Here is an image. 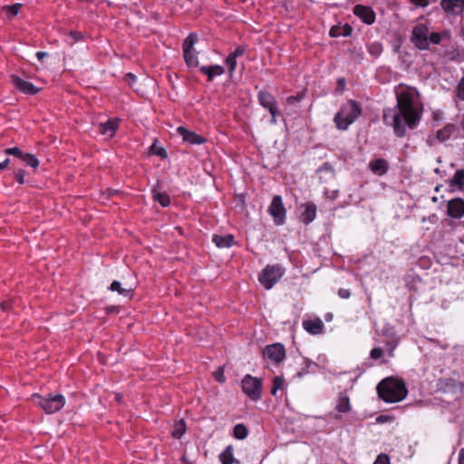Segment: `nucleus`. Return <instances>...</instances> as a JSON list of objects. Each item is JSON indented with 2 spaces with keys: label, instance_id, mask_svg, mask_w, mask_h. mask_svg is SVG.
I'll list each match as a JSON object with an SVG mask.
<instances>
[{
  "label": "nucleus",
  "instance_id": "nucleus-1",
  "mask_svg": "<svg viewBox=\"0 0 464 464\" xmlns=\"http://www.w3.org/2000/svg\"><path fill=\"white\" fill-rule=\"evenodd\" d=\"M397 104L383 110L382 120L391 126L397 137L406 135V129H414L420 121V112L414 105L413 97L408 92L397 94Z\"/></svg>",
  "mask_w": 464,
  "mask_h": 464
},
{
  "label": "nucleus",
  "instance_id": "nucleus-2",
  "mask_svg": "<svg viewBox=\"0 0 464 464\" xmlns=\"http://www.w3.org/2000/svg\"><path fill=\"white\" fill-rule=\"evenodd\" d=\"M446 33L430 32L427 24L419 23L411 31V42L419 50H430V44H440Z\"/></svg>",
  "mask_w": 464,
  "mask_h": 464
},
{
  "label": "nucleus",
  "instance_id": "nucleus-3",
  "mask_svg": "<svg viewBox=\"0 0 464 464\" xmlns=\"http://www.w3.org/2000/svg\"><path fill=\"white\" fill-rule=\"evenodd\" d=\"M379 397L386 402H398L407 395V389L403 382L393 378L382 380L377 386Z\"/></svg>",
  "mask_w": 464,
  "mask_h": 464
},
{
  "label": "nucleus",
  "instance_id": "nucleus-4",
  "mask_svg": "<svg viewBox=\"0 0 464 464\" xmlns=\"http://www.w3.org/2000/svg\"><path fill=\"white\" fill-rule=\"evenodd\" d=\"M362 109L359 103L353 100H349L343 104L340 111L334 115V121L340 130H346L361 115Z\"/></svg>",
  "mask_w": 464,
  "mask_h": 464
},
{
  "label": "nucleus",
  "instance_id": "nucleus-5",
  "mask_svg": "<svg viewBox=\"0 0 464 464\" xmlns=\"http://www.w3.org/2000/svg\"><path fill=\"white\" fill-rule=\"evenodd\" d=\"M31 400L47 414L60 411L65 403V399L62 394L49 393L47 397H44L34 393L32 395Z\"/></svg>",
  "mask_w": 464,
  "mask_h": 464
},
{
  "label": "nucleus",
  "instance_id": "nucleus-6",
  "mask_svg": "<svg viewBox=\"0 0 464 464\" xmlns=\"http://www.w3.org/2000/svg\"><path fill=\"white\" fill-rule=\"evenodd\" d=\"M284 273L285 270L280 265H267L260 273L258 280L266 289H271Z\"/></svg>",
  "mask_w": 464,
  "mask_h": 464
},
{
  "label": "nucleus",
  "instance_id": "nucleus-7",
  "mask_svg": "<svg viewBox=\"0 0 464 464\" xmlns=\"http://www.w3.org/2000/svg\"><path fill=\"white\" fill-rule=\"evenodd\" d=\"M197 41L198 34L196 33H190L183 42V56L188 67H198V65L197 53L194 51V44Z\"/></svg>",
  "mask_w": 464,
  "mask_h": 464
},
{
  "label": "nucleus",
  "instance_id": "nucleus-8",
  "mask_svg": "<svg viewBox=\"0 0 464 464\" xmlns=\"http://www.w3.org/2000/svg\"><path fill=\"white\" fill-rule=\"evenodd\" d=\"M242 390L251 400L257 401L261 398L262 382L246 374L242 380Z\"/></svg>",
  "mask_w": 464,
  "mask_h": 464
},
{
  "label": "nucleus",
  "instance_id": "nucleus-9",
  "mask_svg": "<svg viewBox=\"0 0 464 464\" xmlns=\"http://www.w3.org/2000/svg\"><path fill=\"white\" fill-rule=\"evenodd\" d=\"M258 102L266 109H267L272 116L271 123L276 122V118L279 116V111L277 109L276 101L274 95L266 91H260L258 92Z\"/></svg>",
  "mask_w": 464,
  "mask_h": 464
},
{
  "label": "nucleus",
  "instance_id": "nucleus-10",
  "mask_svg": "<svg viewBox=\"0 0 464 464\" xmlns=\"http://www.w3.org/2000/svg\"><path fill=\"white\" fill-rule=\"evenodd\" d=\"M269 214L273 217L276 225H282L285 220L286 210L284 207L281 196H275L268 208Z\"/></svg>",
  "mask_w": 464,
  "mask_h": 464
},
{
  "label": "nucleus",
  "instance_id": "nucleus-11",
  "mask_svg": "<svg viewBox=\"0 0 464 464\" xmlns=\"http://www.w3.org/2000/svg\"><path fill=\"white\" fill-rule=\"evenodd\" d=\"M285 347L281 343H274L267 345L264 350V356L272 360L276 363H279L285 358Z\"/></svg>",
  "mask_w": 464,
  "mask_h": 464
},
{
  "label": "nucleus",
  "instance_id": "nucleus-12",
  "mask_svg": "<svg viewBox=\"0 0 464 464\" xmlns=\"http://www.w3.org/2000/svg\"><path fill=\"white\" fill-rule=\"evenodd\" d=\"M440 6L447 14L459 15L464 11V0H441Z\"/></svg>",
  "mask_w": 464,
  "mask_h": 464
},
{
  "label": "nucleus",
  "instance_id": "nucleus-13",
  "mask_svg": "<svg viewBox=\"0 0 464 464\" xmlns=\"http://www.w3.org/2000/svg\"><path fill=\"white\" fill-rule=\"evenodd\" d=\"M12 83L17 88L19 91L25 94L34 95L39 92V88L34 86L32 82L23 80L22 78L12 75Z\"/></svg>",
  "mask_w": 464,
  "mask_h": 464
},
{
  "label": "nucleus",
  "instance_id": "nucleus-14",
  "mask_svg": "<svg viewBox=\"0 0 464 464\" xmlns=\"http://www.w3.org/2000/svg\"><path fill=\"white\" fill-rule=\"evenodd\" d=\"M353 14L367 24H372L375 21V14L372 7L362 5H356L353 7Z\"/></svg>",
  "mask_w": 464,
  "mask_h": 464
},
{
  "label": "nucleus",
  "instance_id": "nucleus-15",
  "mask_svg": "<svg viewBox=\"0 0 464 464\" xmlns=\"http://www.w3.org/2000/svg\"><path fill=\"white\" fill-rule=\"evenodd\" d=\"M177 132L182 137L184 141L192 145H199L206 141L205 138L197 134L194 131H190L189 130L183 126H179L177 129Z\"/></svg>",
  "mask_w": 464,
  "mask_h": 464
},
{
  "label": "nucleus",
  "instance_id": "nucleus-16",
  "mask_svg": "<svg viewBox=\"0 0 464 464\" xmlns=\"http://www.w3.org/2000/svg\"><path fill=\"white\" fill-rule=\"evenodd\" d=\"M303 211L300 214V220L304 224L311 223L316 217V206L313 202H307L300 207Z\"/></svg>",
  "mask_w": 464,
  "mask_h": 464
},
{
  "label": "nucleus",
  "instance_id": "nucleus-17",
  "mask_svg": "<svg viewBox=\"0 0 464 464\" xmlns=\"http://www.w3.org/2000/svg\"><path fill=\"white\" fill-rule=\"evenodd\" d=\"M448 214L451 218H459L464 216V200L454 198L448 203Z\"/></svg>",
  "mask_w": 464,
  "mask_h": 464
},
{
  "label": "nucleus",
  "instance_id": "nucleus-18",
  "mask_svg": "<svg viewBox=\"0 0 464 464\" xmlns=\"http://www.w3.org/2000/svg\"><path fill=\"white\" fill-rule=\"evenodd\" d=\"M303 326L306 332L314 335L322 334L324 330V323L320 318L304 320Z\"/></svg>",
  "mask_w": 464,
  "mask_h": 464
},
{
  "label": "nucleus",
  "instance_id": "nucleus-19",
  "mask_svg": "<svg viewBox=\"0 0 464 464\" xmlns=\"http://www.w3.org/2000/svg\"><path fill=\"white\" fill-rule=\"evenodd\" d=\"M370 169L379 176L384 175L388 171V162L384 159H377L369 163Z\"/></svg>",
  "mask_w": 464,
  "mask_h": 464
},
{
  "label": "nucleus",
  "instance_id": "nucleus-20",
  "mask_svg": "<svg viewBox=\"0 0 464 464\" xmlns=\"http://www.w3.org/2000/svg\"><path fill=\"white\" fill-rule=\"evenodd\" d=\"M118 129V122L115 120H109L99 124V132L112 137Z\"/></svg>",
  "mask_w": 464,
  "mask_h": 464
},
{
  "label": "nucleus",
  "instance_id": "nucleus-21",
  "mask_svg": "<svg viewBox=\"0 0 464 464\" xmlns=\"http://www.w3.org/2000/svg\"><path fill=\"white\" fill-rule=\"evenodd\" d=\"M212 241L216 244L218 247H230L234 244V237L230 234L220 236L214 235Z\"/></svg>",
  "mask_w": 464,
  "mask_h": 464
},
{
  "label": "nucleus",
  "instance_id": "nucleus-22",
  "mask_svg": "<svg viewBox=\"0 0 464 464\" xmlns=\"http://www.w3.org/2000/svg\"><path fill=\"white\" fill-rule=\"evenodd\" d=\"M219 460L222 464H239V461L234 458V448L228 445L219 455Z\"/></svg>",
  "mask_w": 464,
  "mask_h": 464
},
{
  "label": "nucleus",
  "instance_id": "nucleus-23",
  "mask_svg": "<svg viewBox=\"0 0 464 464\" xmlns=\"http://www.w3.org/2000/svg\"><path fill=\"white\" fill-rule=\"evenodd\" d=\"M335 410L342 413H346L350 411L351 405H350V400L349 397L343 393H339L338 400L335 405Z\"/></svg>",
  "mask_w": 464,
  "mask_h": 464
},
{
  "label": "nucleus",
  "instance_id": "nucleus-24",
  "mask_svg": "<svg viewBox=\"0 0 464 464\" xmlns=\"http://www.w3.org/2000/svg\"><path fill=\"white\" fill-rule=\"evenodd\" d=\"M200 72L208 76V81H212L215 76L224 73V69L220 65L202 66Z\"/></svg>",
  "mask_w": 464,
  "mask_h": 464
},
{
  "label": "nucleus",
  "instance_id": "nucleus-25",
  "mask_svg": "<svg viewBox=\"0 0 464 464\" xmlns=\"http://www.w3.org/2000/svg\"><path fill=\"white\" fill-rule=\"evenodd\" d=\"M304 98V92H300L295 95L287 97L285 101V105L290 109L291 111L295 112L297 104Z\"/></svg>",
  "mask_w": 464,
  "mask_h": 464
},
{
  "label": "nucleus",
  "instance_id": "nucleus-26",
  "mask_svg": "<svg viewBox=\"0 0 464 464\" xmlns=\"http://www.w3.org/2000/svg\"><path fill=\"white\" fill-rule=\"evenodd\" d=\"M456 126L453 124H447L444 128L438 130L437 138L440 141H445L450 138V136L455 132Z\"/></svg>",
  "mask_w": 464,
  "mask_h": 464
},
{
  "label": "nucleus",
  "instance_id": "nucleus-27",
  "mask_svg": "<svg viewBox=\"0 0 464 464\" xmlns=\"http://www.w3.org/2000/svg\"><path fill=\"white\" fill-rule=\"evenodd\" d=\"M109 289L113 292L114 291L118 292L120 295H121L123 296L131 295V293L133 291V289L131 287H122L121 282H119V281H113L111 284Z\"/></svg>",
  "mask_w": 464,
  "mask_h": 464
},
{
  "label": "nucleus",
  "instance_id": "nucleus-28",
  "mask_svg": "<svg viewBox=\"0 0 464 464\" xmlns=\"http://www.w3.org/2000/svg\"><path fill=\"white\" fill-rule=\"evenodd\" d=\"M153 199L159 202L162 207H168L170 204V198L168 194L152 190Z\"/></svg>",
  "mask_w": 464,
  "mask_h": 464
},
{
  "label": "nucleus",
  "instance_id": "nucleus-29",
  "mask_svg": "<svg viewBox=\"0 0 464 464\" xmlns=\"http://www.w3.org/2000/svg\"><path fill=\"white\" fill-rule=\"evenodd\" d=\"M20 160L24 162L26 166H29L34 169H36L39 166V160L34 154L31 153H24Z\"/></svg>",
  "mask_w": 464,
  "mask_h": 464
},
{
  "label": "nucleus",
  "instance_id": "nucleus-30",
  "mask_svg": "<svg viewBox=\"0 0 464 464\" xmlns=\"http://www.w3.org/2000/svg\"><path fill=\"white\" fill-rule=\"evenodd\" d=\"M233 435L237 440H244L248 435V430L244 424H237L233 429Z\"/></svg>",
  "mask_w": 464,
  "mask_h": 464
},
{
  "label": "nucleus",
  "instance_id": "nucleus-31",
  "mask_svg": "<svg viewBox=\"0 0 464 464\" xmlns=\"http://www.w3.org/2000/svg\"><path fill=\"white\" fill-rule=\"evenodd\" d=\"M185 431L186 423L184 420H179L178 422H176L171 434L175 439H180Z\"/></svg>",
  "mask_w": 464,
  "mask_h": 464
},
{
  "label": "nucleus",
  "instance_id": "nucleus-32",
  "mask_svg": "<svg viewBox=\"0 0 464 464\" xmlns=\"http://www.w3.org/2000/svg\"><path fill=\"white\" fill-rule=\"evenodd\" d=\"M452 185L464 188V169H458L452 179Z\"/></svg>",
  "mask_w": 464,
  "mask_h": 464
},
{
  "label": "nucleus",
  "instance_id": "nucleus-33",
  "mask_svg": "<svg viewBox=\"0 0 464 464\" xmlns=\"http://www.w3.org/2000/svg\"><path fill=\"white\" fill-rule=\"evenodd\" d=\"M150 151L151 154H155L160 156L162 159H165L167 157V151L164 148L159 147L156 144V141L150 146Z\"/></svg>",
  "mask_w": 464,
  "mask_h": 464
},
{
  "label": "nucleus",
  "instance_id": "nucleus-34",
  "mask_svg": "<svg viewBox=\"0 0 464 464\" xmlns=\"http://www.w3.org/2000/svg\"><path fill=\"white\" fill-rule=\"evenodd\" d=\"M284 386V378L281 376H276L273 380V387L271 390L272 395L276 396L278 390H281Z\"/></svg>",
  "mask_w": 464,
  "mask_h": 464
},
{
  "label": "nucleus",
  "instance_id": "nucleus-35",
  "mask_svg": "<svg viewBox=\"0 0 464 464\" xmlns=\"http://www.w3.org/2000/svg\"><path fill=\"white\" fill-rule=\"evenodd\" d=\"M21 7H22L21 4H14L12 5L4 6L3 10L5 11L11 16H15L19 13Z\"/></svg>",
  "mask_w": 464,
  "mask_h": 464
},
{
  "label": "nucleus",
  "instance_id": "nucleus-36",
  "mask_svg": "<svg viewBox=\"0 0 464 464\" xmlns=\"http://www.w3.org/2000/svg\"><path fill=\"white\" fill-rule=\"evenodd\" d=\"M226 63L228 67L229 72L232 73L237 66V58L229 53L226 59Z\"/></svg>",
  "mask_w": 464,
  "mask_h": 464
},
{
  "label": "nucleus",
  "instance_id": "nucleus-37",
  "mask_svg": "<svg viewBox=\"0 0 464 464\" xmlns=\"http://www.w3.org/2000/svg\"><path fill=\"white\" fill-rule=\"evenodd\" d=\"M456 95L459 100L464 101V76L460 79L456 87Z\"/></svg>",
  "mask_w": 464,
  "mask_h": 464
},
{
  "label": "nucleus",
  "instance_id": "nucleus-38",
  "mask_svg": "<svg viewBox=\"0 0 464 464\" xmlns=\"http://www.w3.org/2000/svg\"><path fill=\"white\" fill-rule=\"evenodd\" d=\"M5 153L7 154V155H13V156L16 157L19 160L21 159V157L24 154V152L19 148H17V147L6 149L5 150Z\"/></svg>",
  "mask_w": 464,
  "mask_h": 464
},
{
  "label": "nucleus",
  "instance_id": "nucleus-39",
  "mask_svg": "<svg viewBox=\"0 0 464 464\" xmlns=\"http://www.w3.org/2000/svg\"><path fill=\"white\" fill-rule=\"evenodd\" d=\"M24 176L25 171L23 169H18L17 171L14 172V179L19 184L24 183Z\"/></svg>",
  "mask_w": 464,
  "mask_h": 464
},
{
  "label": "nucleus",
  "instance_id": "nucleus-40",
  "mask_svg": "<svg viewBox=\"0 0 464 464\" xmlns=\"http://www.w3.org/2000/svg\"><path fill=\"white\" fill-rule=\"evenodd\" d=\"M215 379L219 382H225L224 377V367H219L215 372H214Z\"/></svg>",
  "mask_w": 464,
  "mask_h": 464
},
{
  "label": "nucleus",
  "instance_id": "nucleus-41",
  "mask_svg": "<svg viewBox=\"0 0 464 464\" xmlns=\"http://www.w3.org/2000/svg\"><path fill=\"white\" fill-rule=\"evenodd\" d=\"M382 354H383L382 349L379 348V347L373 348L370 353L371 358H372L374 360L380 359L382 356Z\"/></svg>",
  "mask_w": 464,
  "mask_h": 464
},
{
  "label": "nucleus",
  "instance_id": "nucleus-42",
  "mask_svg": "<svg viewBox=\"0 0 464 464\" xmlns=\"http://www.w3.org/2000/svg\"><path fill=\"white\" fill-rule=\"evenodd\" d=\"M373 464H390V459L386 454H380Z\"/></svg>",
  "mask_w": 464,
  "mask_h": 464
},
{
  "label": "nucleus",
  "instance_id": "nucleus-43",
  "mask_svg": "<svg viewBox=\"0 0 464 464\" xmlns=\"http://www.w3.org/2000/svg\"><path fill=\"white\" fill-rule=\"evenodd\" d=\"M398 342H399L398 339H392V340L387 342V346H388V351H389L390 356L393 355L392 353H393L395 347L397 346Z\"/></svg>",
  "mask_w": 464,
  "mask_h": 464
},
{
  "label": "nucleus",
  "instance_id": "nucleus-44",
  "mask_svg": "<svg viewBox=\"0 0 464 464\" xmlns=\"http://www.w3.org/2000/svg\"><path fill=\"white\" fill-rule=\"evenodd\" d=\"M246 52V48L244 46H237L236 50L231 53L233 56L236 58L242 56Z\"/></svg>",
  "mask_w": 464,
  "mask_h": 464
},
{
  "label": "nucleus",
  "instance_id": "nucleus-45",
  "mask_svg": "<svg viewBox=\"0 0 464 464\" xmlns=\"http://www.w3.org/2000/svg\"><path fill=\"white\" fill-rule=\"evenodd\" d=\"M338 295L341 298L347 299L351 295V292L349 289L340 288L338 291Z\"/></svg>",
  "mask_w": 464,
  "mask_h": 464
},
{
  "label": "nucleus",
  "instance_id": "nucleus-46",
  "mask_svg": "<svg viewBox=\"0 0 464 464\" xmlns=\"http://www.w3.org/2000/svg\"><path fill=\"white\" fill-rule=\"evenodd\" d=\"M69 36L73 39V43L77 42L78 40H80L82 37V34L77 31H70Z\"/></svg>",
  "mask_w": 464,
  "mask_h": 464
},
{
  "label": "nucleus",
  "instance_id": "nucleus-47",
  "mask_svg": "<svg viewBox=\"0 0 464 464\" xmlns=\"http://www.w3.org/2000/svg\"><path fill=\"white\" fill-rule=\"evenodd\" d=\"M411 2L413 5L420 7H426L429 5V0H411Z\"/></svg>",
  "mask_w": 464,
  "mask_h": 464
},
{
  "label": "nucleus",
  "instance_id": "nucleus-48",
  "mask_svg": "<svg viewBox=\"0 0 464 464\" xmlns=\"http://www.w3.org/2000/svg\"><path fill=\"white\" fill-rule=\"evenodd\" d=\"M319 170H320V171H322V170H325V171H331V172H333V171H334V168H333V166H332V164H331V163H329V162H324V163L322 165V167H320Z\"/></svg>",
  "mask_w": 464,
  "mask_h": 464
},
{
  "label": "nucleus",
  "instance_id": "nucleus-49",
  "mask_svg": "<svg viewBox=\"0 0 464 464\" xmlns=\"http://www.w3.org/2000/svg\"><path fill=\"white\" fill-rule=\"evenodd\" d=\"M125 80L130 85H131L136 81V76L133 73L129 72L126 74Z\"/></svg>",
  "mask_w": 464,
  "mask_h": 464
},
{
  "label": "nucleus",
  "instance_id": "nucleus-50",
  "mask_svg": "<svg viewBox=\"0 0 464 464\" xmlns=\"http://www.w3.org/2000/svg\"><path fill=\"white\" fill-rule=\"evenodd\" d=\"M340 28L332 27L330 30V35L332 37H337L341 35Z\"/></svg>",
  "mask_w": 464,
  "mask_h": 464
},
{
  "label": "nucleus",
  "instance_id": "nucleus-51",
  "mask_svg": "<svg viewBox=\"0 0 464 464\" xmlns=\"http://www.w3.org/2000/svg\"><path fill=\"white\" fill-rule=\"evenodd\" d=\"M351 32H352V28H351V26H349V25H347V24H346V25L343 28V32H342L341 35L347 36V35H349V34H351Z\"/></svg>",
  "mask_w": 464,
  "mask_h": 464
},
{
  "label": "nucleus",
  "instance_id": "nucleus-52",
  "mask_svg": "<svg viewBox=\"0 0 464 464\" xmlns=\"http://www.w3.org/2000/svg\"><path fill=\"white\" fill-rule=\"evenodd\" d=\"M459 464H464V448L459 450Z\"/></svg>",
  "mask_w": 464,
  "mask_h": 464
},
{
  "label": "nucleus",
  "instance_id": "nucleus-53",
  "mask_svg": "<svg viewBox=\"0 0 464 464\" xmlns=\"http://www.w3.org/2000/svg\"><path fill=\"white\" fill-rule=\"evenodd\" d=\"M46 56H47V53H45V52H37L36 53V57L40 61L43 60Z\"/></svg>",
  "mask_w": 464,
  "mask_h": 464
},
{
  "label": "nucleus",
  "instance_id": "nucleus-54",
  "mask_svg": "<svg viewBox=\"0 0 464 464\" xmlns=\"http://www.w3.org/2000/svg\"><path fill=\"white\" fill-rule=\"evenodd\" d=\"M9 161V159H5L4 161L0 162V169H5L8 166Z\"/></svg>",
  "mask_w": 464,
  "mask_h": 464
},
{
  "label": "nucleus",
  "instance_id": "nucleus-55",
  "mask_svg": "<svg viewBox=\"0 0 464 464\" xmlns=\"http://www.w3.org/2000/svg\"><path fill=\"white\" fill-rule=\"evenodd\" d=\"M9 307H10V304L6 302H4L0 304V309L3 310V311H7L9 310Z\"/></svg>",
  "mask_w": 464,
  "mask_h": 464
},
{
  "label": "nucleus",
  "instance_id": "nucleus-56",
  "mask_svg": "<svg viewBox=\"0 0 464 464\" xmlns=\"http://www.w3.org/2000/svg\"><path fill=\"white\" fill-rule=\"evenodd\" d=\"M338 85H339L340 87L343 88V87H344V85H345V81H344L343 79H339V80H338Z\"/></svg>",
  "mask_w": 464,
  "mask_h": 464
},
{
  "label": "nucleus",
  "instance_id": "nucleus-57",
  "mask_svg": "<svg viewBox=\"0 0 464 464\" xmlns=\"http://www.w3.org/2000/svg\"><path fill=\"white\" fill-rule=\"evenodd\" d=\"M116 400L120 402L121 401V394H116L115 396Z\"/></svg>",
  "mask_w": 464,
  "mask_h": 464
},
{
  "label": "nucleus",
  "instance_id": "nucleus-58",
  "mask_svg": "<svg viewBox=\"0 0 464 464\" xmlns=\"http://www.w3.org/2000/svg\"><path fill=\"white\" fill-rule=\"evenodd\" d=\"M182 461H184L186 464L189 463L188 461H187V459L185 457H182Z\"/></svg>",
  "mask_w": 464,
  "mask_h": 464
},
{
  "label": "nucleus",
  "instance_id": "nucleus-59",
  "mask_svg": "<svg viewBox=\"0 0 464 464\" xmlns=\"http://www.w3.org/2000/svg\"><path fill=\"white\" fill-rule=\"evenodd\" d=\"M463 125H464V118H463Z\"/></svg>",
  "mask_w": 464,
  "mask_h": 464
},
{
  "label": "nucleus",
  "instance_id": "nucleus-60",
  "mask_svg": "<svg viewBox=\"0 0 464 464\" xmlns=\"http://www.w3.org/2000/svg\"><path fill=\"white\" fill-rule=\"evenodd\" d=\"M188 464H192V463H188Z\"/></svg>",
  "mask_w": 464,
  "mask_h": 464
}]
</instances>
